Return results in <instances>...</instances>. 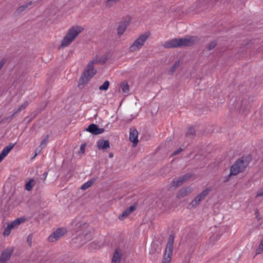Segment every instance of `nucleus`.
<instances>
[{"mask_svg":"<svg viewBox=\"0 0 263 263\" xmlns=\"http://www.w3.org/2000/svg\"><path fill=\"white\" fill-rule=\"evenodd\" d=\"M49 138V135H47L45 136V138L41 141V144H40V145L39 146V148H41V149H43V148H44L45 147V146L48 143Z\"/></svg>","mask_w":263,"mask_h":263,"instance_id":"obj_24","label":"nucleus"},{"mask_svg":"<svg viewBox=\"0 0 263 263\" xmlns=\"http://www.w3.org/2000/svg\"><path fill=\"white\" fill-rule=\"evenodd\" d=\"M128 25V23L125 21H123L119 23L118 27V34L119 35H121L123 34V33L126 29Z\"/></svg>","mask_w":263,"mask_h":263,"instance_id":"obj_17","label":"nucleus"},{"mask_svg":"<svg viewBox=\"0 0 263 263\" xmlns=\"http://www.w3.org/2000/svg\"><path fill=\"white\" fill-rule=\"evenodd\" d=\"M83 30V28L79 26L71 27L62 40L60 47H65L69 45Z\"/></svg>","mask_w":263,"mask_h":263,"instance_id":"obj_3","label":"nucleus"},{"mask_svg":"<svg viewBox=\"0 0 263 263\" xmlns=\"http://www.w3.org/2000/svg\"><path fill=\"white\" fill-rule=\"evenodd\" d=\"M109 86V82L105 81L104 83L99 87V89L101 90H106L108 89Z\"/></svg>","mask_w":263,"mask_h":263,"instance_id":"obj_30","label":"nucleus"},{"mask_svg":"<svg viewBox=\"0 0 263 263\" xmlns=\"http://www.w3.org/2000/svg\"><path fill=\"white\" fill-rule=\"evenodd\" d=\"M72 225L74 231L76 232L81 231V235L84 236L87 240L91 238L92 228L89 226L88 223L82 220L80 218H76L72 221Z\"/></svg>","mask_w":263,"mask_h":263,"instance_id":"obj_2","label":"nucleus"},{"mask_svg":"<svg viewBox=\"0 0 263 263\" xmlns=\"http://www.w3.org/2000/svg\"><path fill=\"white\" fill-rule=\"evenodd\" d=\"M253 101V97L249 96H245L241 100V109L242 110L248 109L251 106Z\"/></svg>","mask_w":263,"mask_h":263,"instance_id":"obj_12","label":"nucleus"},{"mask_svg":"<svg viewBox=\"0 0 263 263\" xmlns=\"http://www.w3.org/2000/svg\"><path fill=\"white\" fill-rule=\"evenodd\" d=\"M28 105V101H25L21 106H20L18 109L14 110V115L21 111L22 110L24 109Z\"/></svg>","mask_w":263,"mask_h":263,"instance_id":"obj_27","label":"nucleus"},{"mask_svg":"<svg viewBox=\"0 0 263 263\" xmlns=\"http://www.w3.org/2000/svg\"><path fill=\"white\" fill-rule=\"evenodd\" d=\"M12 229L14 228L15 227L18 226L16 221H14L11 223L8 224Z\"/></svg>","mask_w":263,"mask_h":263,"instance_id":"obj_38","label":"nucleus"},{"mask_svg":"<svg viewBox=\"0 0 263 263\" xmlns=\"http://www.w3.org/2000/svg\"><path fill=\"white\" fill-rule=\"evenodd\" d=\"M179 61H176L173 66L168 70V73L169 74H172L175 71L176 69L179 66Z\"/></svg>","mask_w":263,"mask_h":263,"instance_id":"obj_23","label":"nucleus"},{"mask_svg":"<svg viewBox=\"0 0 263 263\" xmlns=\"http://www.w3.org/2000/svg\"><path fill=\"white\" fill-rule=\"evenodd\" d=\"M4 158L0 155V163H1V162H2V161L4 159Z\"/></svg>","mask_w":263,"mask_h":263,"instance_id":"obj_47","label":"nucleus"},{"mask_svg":"<svg viewBox=\"0 0 263 263\" xmlns=\"http://www.w3.org/2000/svg\"><path fill=\"white\" fill-rule=\"evenodd\" d=\"M34 185V180L33 179H30L25 185V189L28 191L31 190Z\"/></svg>","mask_w":263,"mask_h":263,"instance_id":"obj_22","label":"nucleus"},{"mask_svg":"<svg viewBox=\"0 0 263 263\" xmlns=\"http://www.w3.org/2000/svg\"><path fill=\"white\" fill-rule=\"evenodd\" d=\"M13 251L12 248L5 250L0 256V263H7L12 255Z\"/></svg>","mask_w":263,"mask_h":263,"instance_id":"obj_10","label":"nucleus"},{"mask_svg":"<svg viewBox=\"0 0 263 263\" xmlns=\"http://www.w3.org/2000/svg\"><path fill=\"white\" fill-rule=\"evenodd\" d=\"M42 149H41V148H39V147L37 148H36L35 151V155H34L33 158H35L42 151Z\"/></svg>","mask_w":263,"mask_h":263,"instance_id":"obj_39","label":"nucleus"},{"mask_svg":"<svg viewBox=\"0 0 263 263\" xmlns=\"http://www.w3.org/2000/svg\"><path fill=\"white\" fill-rule=\"evenodd\" d=\"M97 144L99 149L105 151L110 147V143L108 140H99Z\"/></svg>","mask_w":263,"mask_h":263,"instance_id":"obj_15","label":"nucleus"},{"mask_svg":"<svg viewBox=\"0 0 263 263\" xmlns=\"http://www.w3.org/2000/svg\"><path fill=\"white\" fill-rule=\"evenodd\" d=\"M198 41V38L194 36L179 39L175 38L166 41L163 44V46L165 48L190 46L195 44Z\"/></svg>","mask_w":263,"mask_h":263,"instance_id":"obj_1","label":"nucleus"},{"mask_svg":"<svg viewBox=\"0 0 263 263\" xmlns=\"http://www.w3.org/2000/svg\"><path fill=\"white\" fill-rule=\"evenodd\" d=\"M66 233V229L63 228H59L53 231L48 237V240L50 242H54L63 236Z\"/></svg>","mask_w":263,"mask_h":263,"instance_id":"obj_9","label":"nucleus"},{"mask_svg":"<svg viewBox=\"0 0 263 263\" xmlns=\"http://www.w3.org/2000/svg\"><path fill=\"white\" fill-rule=\"evenodd\" d=\"M211 191V190L207 188L198 194L196 198L192 201V202L189 205V208L191 209L192 208H196L200 203V202L203 200L206 196H208Z\"/></svg>","mask_w":263,"mask_h":263,"instance_id":"obj_8","label":"nucleus"},{"mask_svg":"<svg viewBox=\"0 0 263 263\" xmlns=\"http://www.w3.org/2000/svg\"><path fill=\"white\" fill-rule=\"evenodd\" d=\"M138 132L136 128H131L130 129L129 140L133 143L134 146H136L138 143Z\"/></svg>","mask_w":263,"mask_h":263,"instance_id":"obj_14","label":"nucleus"},{"mask_svg":"<svg viewBox=\"0 0 263 263\" xmlns=\"http://www.w3.org/2000/svg\"><path fill=\"white\" fill-rule=\"evenodd\" d=\"M32 4V2H29L26 4H25V5H23L21 6H20L18 9L17 10V11L20 13V12H22L23 11H24L26 8H27L29 6H30V5Z\"/></svg>","mask_w":263,"mask_h":263,"instance_id":"obj_28","label":"nucleus"},{"mask_svg":"<svg viewBox=\"0 0 263 263\" xmlns=\"http://www.w3.org/2000/svg\"><path fill=\"white\" fill-rule=\"evenodd\" d=\"M120 86L122 89V90L124 92H128L129 88V86L127 82H123L121 83L120 84Z\"/></svg>","mask_w":263,"mask_h":263,"instance_id":"obj_25","label":"nucleus"},{"mask_svg":"<svg viewBox=\"0 0 263 263\" xmlns=\"http://www.w3.org/2000/svg\"><path fill=\"white\" fill-rule=\"evenodd\" d=\"M193 191V189L190 186H186L181 188L177 193L176 197L178 199L183 198Z\"/></svg>","mask_w":263,"mask_h":263,"instance_id":"obj_11","label":"nucleus"},{"mask_svg":"<svg viewBox=\"0 0 263 263\" xmlns=\"http://www.w3.org/2000/svg\"><path fill=\"white\" fill-rule=\"evenodd\" d=\"M249 161L246 158L241 157L238 159L234 164L231 166L230 173L227 177L225 181H228L229 178L231 175H236L243 172L248 166Z\"/></svg>","mask_w":263,"mask_h":263,"instance_id":"obj_4","label":"nucleus"},{"mask_svg":"<svg viewBox=\"0 0 263 263\" xmlns=\"http://www.w3.org/2000/svg\"><path fill=\"white\" fill-rule=\"evenodd\" d=\"M47 175H48V173L47 172H45L44 174H43V178H44V179H45L47 177Z\"/></svg>","mask_w":263,"mask_h":263,"instance_id":"obj_44","label":"nucleus"},{"mask_svg":"<svg viewBox=\"0 0 263 263\" xmlns=\"http://www.w3.org/2000/svg\"><path fill=\"white\" fill-rule=\"evenodd\" d=\"M86 130L93 135H99L104 132V128H100L98 126L95 124H90Z\"/></svg>","mask_w":263,"mask_h":263,"instance_id":"obj_13","label":"nucleus"},{"mask_svg":"<svg viewBox=\"0 0 263 263\" xmlns=\"http://www.w3.org/2000/svg\"><path fill=\"white\" fill-rule=\"evenodd\" d=\"M85 144H83L81 145L80 149L79 151V153H84L85 151Z\"/></svg>","mask_w":263,"mask_h":263,"instance_id":"obj_36","label":"nucleus"},{"mask_svg":"<svg viewBox=\"0 0 263 263\" xmlns=\"http://www.w3.org/2000/svg\"><path fill=\"white\" fill-rule=\"evenodd\" d=\"M15 144L10 143L8 145L5 147L0 155L5 158L10 152V151L13 148Z\"/></svg>","mask_w":263,"mask_h":263,"instance_id":"obj_18","label":"nucleus"},{"mask_svg":"<svg viewBox=\"0 0 263 263\" xmlns=\"http://www.w3.org/2000/svg\"><path fill=\"white\" fill-rule=\"evenodd\" d=\"M4 158L0 155V163H1V162H2V161L4 159Z\"/></svg>","mask_w":263,"mask_h":263,"instance_id":"obj_45","label":"nucleus"},{"mask_svg":"<svg viewBox=\"0 0 263 263\" xmlns=\"http://www.w3.org/2000/svg\"><path fill=\"white\" fill-rule=\"evenodd\" d=\"M191 176L189 174H186L182 176L181 178L183 179L184 182L188 180L189 178H190Z\"/></svg>","mask_w":263,"mask_h":263,"instance_id":"obj_37","label":"nucleus"},{"mask_svg":"<svg viewBox=\"0 0 263 263\" xmlns=\"http://www.w3.org/2000/svg\"><path fill=\"white\" fill-rule=\"evenodd\" d=\"M183 182L184 181L183 179L180 177L178 180L173 181L172 186L176 187L181 185Z\"/></svg>","mask_w":263,"mask_h":263,"instance_id":"obj_26","label":"nucleus"},{"mask_svg":"<svg viewBox=\"0 0 263 263\" xmlns=\"http://www.w3.org/2000/svg\"><path fill=\"white\" fill-rule=\"evenodd\" d=\"M113 153H110L109 154V158H112L113 157Z\"/></svg>","mask_w":263,"mask_h":263,"instance_id":"obj_48","label":"nucleus"},{"mask_svg":"<svg viewBox=\"0 0 263 263\" xmlns=\"http://www.w3.org/2000/svg\"><path fill=\"white\" fill-rule=\"evenodd\" d=\"M4 158L0 155V163H1V162H2V161L4 159Z\"/></svg>","mask_w":263,"mask_h":263,"instance_id":"obj_46","label":"nucleus"},{"mask_svg":"<svg viewBox=\"0 0 263 263\" xmlns=\"http://www.w3.org/2000/svg\"><path fill=\"white\" fill-rule=\"evenodd\" d=\"M100 62V60L98 59V58H95L92 61H90L89 63H91L92 65H94L95 64L98 63Z\"/></svg>","mask_w":263,"mask_h":263,"instance_id":"obj_35","label":"nucleus"},{"mask_svg":"<svg viewBox=\"0 0 263 263\" xmlns=\"http://www.w3.org/2000/svg\"><path fill=\"white\" fill-rule=\"evenodd\" d=\"M174 237L173 235H170L168 237V241L166 245L165 252L164 254L163 259H165L166 263L168 261H171L172 260V256L173 254V251L174 249Z\"/></svg>","mask_w":263,"mask_h":263,"instance_id":"obj_7","label":"nucleus"},{"mask_svg":"<svg viewBox=\"0 0 263 263\" xmlns=\"http://www.w3.org/2000/svg\"><path fill=\"white\" fill-rule=\"evenodd\" d=\"M149 36V33L148 32H145L141 34L130 45L129 47V51L131 52H134L140 49L144 45Z\"/></svg>","mask_w":263,"mask_h":263,"instance_id":"obj_6","label":"nucleus"},{"mask_svg":"<svg viewBox=\"0 0 263 263\" xmlns=\"http://www.w3.org/2000/svg\"><path fill=\"white\" fill-rule=\"evenodd\" d=\"M135 209V207L134 206H130L129 208H127L123 211L122 214L119 216V218L120 220L123 219L125 217L129 215Z\"/></svg>","mask_w":263,"mask_h":263,"instance_id":"obj_19","label":"nucleus"},{"mask_svg":"<svg viewBox=\"0 0 263 263\" xmlns=\"http://www.w3.org/2000/svg\"><path fill=\"white\" fill-rule=\"evenodd\" d=\"M182 151V149L181 148H179L177 151L174 152L173 154L174 155H176L178 154H179L180 152Z\"/></svg>","mask_w":263,"mask_h":263,"instance_id":"obj_42","label":"nucleus"},{"mask_svg":"<svg viewBox=\"0 0 263 263\" xmlns=\"http://www.w3.org/2000/svg\"><path fill=\"white\" fill-rule=\"evenodd\" d=\"M32 239H33V234H30L27 237V241L29 245V246H31L32 242Z\"/></svg>","mask_w":263,"mask_h":263,"instance_id":"obj_33","label":"nucleus"},{"mask_svg":"<svg viewBox=\"0 0 263 263\" xmlns=\"http://www.w3.org/2000/svg\"><path fill=\"white\" fill-rule=\"evenodd\" d=\"M217 42L215 41H211L206 45V48L208 50L213 49L217 45Z\"/></svg>","mask_w":263,"mask_h":263,"instance_id":"obj_29","label":"nucleus"},{"mask_svg":"<svg viewBox=\"0 0 263 263\" xmlns=\"http://www.w3.org/2000/svg\"><path fill=\"white\" fill-rule=\"evenodd\" d=\"M122 256V252L120 249H116L113 255L111 263H120Z\"/></svg>","mask_w":263,"mask_h":263,"instance_id":"obj_16","label":"nucleus"},{"mask_svg":"<svg viewBox=\"0 0 263 263\" xmlns=\"http://www.w3.org/2000/svg\"><path fill=\"white\" fill-rule=\"evenodd\" d=\"M96 70L94 69L93 65L91 63H88L86 69L83 72V76L81 77L79 80L78 86L80 88L83 87L85 84H86L96 73Z\"/></svg>","mask_w":263,"mask_h":263,"instance_id":"obj_5","label":"nucleus"},{"mask_svg":"<svg viewBox=\"0 0 263 263\" xmlns=\"http://www.w3.org/2000/svg\"><path fill=\"white\" fill-rule=\"evenodd\" d=\"M261 196H263V187L262 189H260L257 192L256 197Z\"/></svg>","mask_w":263,"mask_h":263,"instance_id":"obj_40","label":"nucleus"},{"mask_svg":"<svg viewBox=\"0 0 263 263\" xmlns=\"http://www.w3.org/2000/svg\"><path fill=\"white\" fill-rule=\"evenodd\" d=\"M12 229L9 225H8L7 226V227L5 229V230L3 232L4 235H5V236L9 235V234H10V232H11V230Z\"/></svg>","mask_w":263,"mask_h":263,"instance_id":"obj_31","label":"nucleus"},{"mask_svg":"<svg viewBox=\"0 0 263 263\" xmlns=\"http://www.w3.org/2000/svg\"><path fill=\"white\" fill-rule=\"evenodd\" d=\"M196 132L194 127H190L186 134V137L190 139H193L195 135Z\"/></svg>","mask_w":263,"mask_h":263,"instance_id":"obj_20","label":"nucleus"},{"mask_svg":"<svg viewBox=\"0 0 263 263\" xmlns=\"http://www.w3.org/2000/svg\"><path fill=\"white\" fill-rule=\"evenodd\" d=\"M15 115H14V114L11 116H10V117H4V118H3L2 119V122H10L14 118V116Z\"/></svg>","mask_w":263,"mask_h":263,"instance_id":"obj_32","label":"nucleus"},{"mask_svg":"<svg viewBox=\"0 0 263 263\" xmlns=\"http://www.w3.org/2000/svg\"><path fill=\"white\" fill-rule=\"evenodd\" d=\"M168 202V200L166 199H165L164 201L160 200L159 203H161L162 204V205L163 206H165L166 203Z\"/></svg>","mask_w":263,"mask_h":263,"instance_id":"obj_41","label":"nucleus"},{"mask_svg":"<svg viewBox=\"0 0 263 263\" xmlns=\"http://www.w3.org/2000/svg\"><path fill=\"white\" fill-rule=\"evenodd\" d=\"M15 221H16L17 223V225L18 226L19 224H21V223L22 222V221L21 220V219H17L16 220H14Z\"/></svg>","mask_w":263,"mask_h":263,"instance_id":"obj_43","label":"nucleus"},{"mask_svg":"<svg viewBox=\"0 0 263 263\" xmlns=\"http://www.w3.org/2000/svg\"><path fill=\"white\" fill-rule=\"evenodd\" d=\"M95 182V179H92L87 182H85L81 186V189L82 190H86L90 187Z\"/></svg>","mask_w":263,"mask_h":263,"instance_id":"obj_21","label":"nucleus"},{"mask_svg":"<svg viewBox=\"0 0 263 263\" xmlns=\"http://www.w3.org/2000/svg\"><path fill=\"white\" fill-rule=\"evenodd\" d=\"M120 0H107L106 5L108 6H112L114 3L119 2Z\"/></svg>","mask_w":263,"mask_h":263,"instance_id":"obj_34","label":"nucleus"}]
</instances>
